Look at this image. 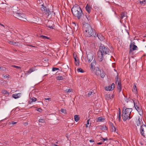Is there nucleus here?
Instances as JSON below:
<instances>
[{
    "label": "nucleus",
    "instance_id": "9b49d317",
    "mask_svg": "<svg viewBox=\"0 0 146 146\" xmlns=\"http://www.w3.org/2000/svg\"><path fill=\"white\" fill-rule=\"evenodd\" d=\"M98 60L99 62H102L104 59L103 55L104 54L100 52L99 50L98 52Z\"/></svg>",
    "mask_w": 146,
    "mask_h": 146
},
{
    "label": "nucleus",
    "instance_id": "603ef678",
    "mask_svg": "<svg viewBox=\"0 0 146 146\" xmlns=\"http://www.w3.org/2000/svg\"><path fill=\"white\" fill-rule=\"evenodd\" d=\"M93 64L96 65V62L95 59H94L93 61V62L92 63Z\"/></svg>",
    "mask_w": 146,
    "mask_h": 146
},
{
    "label": "nucleus",
    "instance_id": "338daca9",
    "mask_svg": "<svg viewBox=\"0 0 146 146\" xmlns=\"http://www.w3.org/2000/svg\"><path fill=\"white\" fill-rule=\"evenodd\" d=\"M105 96L107 97L109 96V98L110 96V94H106L105 95Z\"/></svg>",
    "mask_w": 146,
    "mask_h": 146
},
{
    "label": "nucleus",
    "instance_id": "c85d7f7f",
    "mask_svg": "<svg viewBox=\"0 0 146 146\" xmlns=\"http://www.w3.org/2000/svg\"><path fill=\"white\" fill-rule=\"evenodd\" d=\"M20 94L19 93L17 94L16 95L13 94V97L15 99L18 98L19 97V96L20 95Z\"/></svg>",
    "mask_w": 146,
    "mask_h": 146
},
{
    "label": "nucleus",
    "instance_id": "bb28decb",
    "mask_svg": "<svg viewBox=\"0 0 146 146\" xmlns=\"http://www.w3.org/2000/svg\"><path fill=\"white\" fill-rule=\"evenodd\" d=\"M35 70V69L34 68H32L28 70L27 71V72L29 74H30L32 72L34 71Z\"/></svg>",
    "mask_w": 146,
    "mask_h": 146
},
{
    "label": "nucleus",
    "instance_id": "6e6552de",
    "mask_svg": "<svg viewBox=\"0 0 146 146\" xmlns=\"http://www.w3.org/2000/svg\"><path fill=\"white\" fill-rule=\"evenodd\" d=\"M124 112L122 110V118L124 121H125L127 119H129L131 118L132 117L130 116V114Z\"/></svg>",
    "mask_w": 146,
    "mask_h": 146
},
{
    "label": "nucleus",
    "instance_id": "f3484780",
    "mask_svg": "<svg viewBox=\"0 0 146 146\" xmlns=\"http://www.w3.org/2000/svg\"><path fill=\"white\" fill-rule=\"evenodd\" d=\"M8 42L11 45H13L14 46H18L19 43L18 42H15L13 41L8 40Z\"/></svg>",
    "mask_w": 146,
    "mask_h": 146
},
{
    "label": "nucleus",
    "instance_id": "c9c22d12",
    "mask_svg": "<svg viewBox=\"0 0 146 146\" xmlns=\"http://www.w3.org/2000/svg\"><path fill=\"white\" fill-rule=\"evenodd\" d=\"M145 0H143L142 1H139V3L141 5H144L145 4H146L145 3Z\"/></svg>",
    "mask_w": 146,
    "mask_h": 146
},
{
    "label": "nucleus",
    "instance_id": "2eb2a0df",
    "mask_svg": "<svg viewBox=\"0 0 146 146\" xmlns=\"http://www.w3.org/2000/svg\"><path fill=\"white\" fill-rule=\"evenodd\" d=\"M93 56L94 55L92 53H90L87 55V58L89 62H90L92 60Z\"/></svg>",
    "mask_w": 146,
    "mask_h": 146
},
{
    "label": "nucleus",
    "instance_id": "09e8293b",
    "mask_svg": "<svg viewBox=\"0 0 146 146\" xmlns=\"http://www.w3.org/2000/svg\"><path fill=\"white\" fill-rule=\"evenodd\" d=\"M36 110L38 111L39 112H41L42 111V109L40 108H38V109Z\"/></svg>",
    "mask_w": 146,
    "mask_h": 146
},
{
    "label": "nucleus",
    "instance_id": "bf43d9fd",
    "mask_svg": "<svg viewBox=\"0 0 146 146\" xmlns=\"http://www.w3.org/2000/svg\"><path fill=\"white\" fill-rule=\"evenodd\" d=\"M119 115H121V111L120 108H119Z\"/></svg>",
    "mask_w": 146,
    "mask_h": 146
},
{
    "label": "nucleus",
    "instance_id": "774afa93",
    "mask_svg": "<svg viewBox=\"0 0 146 146\" xmlns=\"http://www.w3.org/2000/svg\"><path fill=\"white\" fill-rule=\"evenodd\" d=\"M53 146H59L55 144H54L53 145Z\"/></svg>",
    "mask_w": 146,
    "mask_h": 146
},
{
    "label": "nucleus",
    "instance_id": "4468645a",
    "mask_svg": "<svg viewBox=\"0 0 146 146\" xmlns=\"http://www.w3.org/2000/svg\"><path fill=\"white\" fill-rule=\"evenodd\" d=\"M132 110L131 108H127L124 106L123 107L122 110L124 111V112H125L127 113L130 115Z\"/></svg>",
    "mask_w": 146,
    "mask_h": 146
},
{
    "label": "nucleus",
    "instance_id": "5701e85b",
    "mask_svg": "<svg viewBox=\"0 0 146 146\" xmlns=\"http://www.w3.org/2000/svg\"><path fill=\"white\" fill-rule=\"evenodd\" d=\"M134 86H133V92H134L135 93H136L137 92V88L136 85L134 83Z\"/></svg>",
    "mask_w": 146,
    "mask_h": 146
},
{
    "label": "nucleus",
    "instance_id": "c03bdc74",
    "mask_svg": "<svg viewBox=\"0 0 146 146\" xmlns=\"http://www.w3.org/2000/svg\"><path fill=\"white\" fill-rule=\"evenodd\" d=\"M38 121L39 122L43 123L44 121V120L43 119H40L38 120Z\"/></svg>",
    "mask_w": 146,
    "mask_h": 146
},
{
    "label": "nucleus",
    "instance_id": "864d4df0",
    "mask_svg": "<svg viewBox=\"0 0 146 146\" xmlns=\"http://www.w3.org/2000/svg\"><path fill=\"white\" fill-rule=\"evenodd\" d=\"M134 106L135 108H136L138 106L137 105V102H136V103H135V102H134Z\"/></svg>",
    "mask_w": 146,
    "mask_h": 146
},
{
    "label": "nucleus",
    "instance_id": "8fccbe9b",
    "mask_svg": "<svg viewBox=\"0 0 146 146\" xmlns=\"http://www.w3.org/2000/svg\"><path fill=\"white\" fill-rule=\"evenodd\" d=\"M93 92H89L88 94V97L90 96L91 94H92V93Z\"/></svg>",
    "mask_w": 146,
    "mask_h": 146
},
{
    "label": "nucleus",
    "instance_id": "b1692460",
    "mask_svg": "<svg viewBox=\"0 0 146 146\" xmlns=\"http://www.w3.org/2000/svg\"><path fill=\"white\" fill-rule=\"evenodd\" d=\"M77 58H75L74 59V60L75 62V64L76 66H78L79 65V60L78 58L77 59Z\"/></svg>",
    "mask_w": 146,
    "mask_h": 146
},
{
    "label": "nucleus",
    "instance_id": "a19ab883",
    "mask_svg": "<svg viewBox=\"0 0 146 146\" xmlns=\"http://www.w3.org/2000/svg\"><path fill=\"white\" fill-rule=\"evenodd\" d=\"M115 83H116L117 82H118V75H117L116 77L115 78Z\"/></svg>",
    "mask_w": 146,
    "mask_h": 146
},
{
    "label": "nucleus",
    "instance_id": "aec40b11",
    "mask_svg": "<svg viewBox=\"0 0 146 146\" xmlns=\"http://www.w3.org/2000/svg\"><path fill=\"white\" fill-rule=\"evenodd\" d=\"M105 119L103 118L102 117H99L96 120V122H103L105 120Z\"/></svg>",
    "mask_w": 146,
    "mask_h": 146
},
{
    "label": "nucleus",
    "instance_id": "5fc2aeb1",
    "mask_svg": "<svg viewBox=\"0 0 146 146\" xmlns=\"http://www.w3.org/2000/svg\"><path fill=\"white\" fill-rule=\"evenodd\" d=\"M136 122H137V125L138 126L141 125V122H137V121Z\"/></svg>",
    "mask_w": 146,
    "mask_h": 146
},
{
    "label": "nucleus",
    "instance_id": "052dcab7",
    "mask_svg": "<svg viewBox=\"0 0 146 146\" xmlns=\"http://www.w3.org/2000/svg\"><path fill=\"white\" fill-rule=\"evenodd\" d=\"M125 100L127 102H128V98H125Z\"/></svg>",
    "mask_w": 146,
    "mask_h": 146
},
{
    "label": "nucleus",
    "instance_id": "72a5a7b5",
    "mask_svg": "<svg viewBox=\"0 0 146 146\" xmlns=\"http://www.w3.org/2000/svg\"><path fill=\"white\" fill-rule=\"evenodd\" d=\"M60 111L62 112L64 114H66L67 113L66 110L65 109H61L60 110Z\"/></svg>",
    "mask_w": 146,
    "mask_h": 146
},
{
    "label": "nucleus",
    "instance_id": "7ed1b4c3",
    "mask_svg": "<svg viewBox=\"0 0 146 146\" xmlns=\"http://www.w3.org/2000/svg\"><path fill=\"white\" fill-rule=\"evenodd\" d=\"M95 74L97 76H100L102 78H104L106 74L104 71L103 70H100L98 67H96L95 68Z\"/></svg>",
    "mask_w": 146,
    "mask_h": 146
},
{
    "label": "nucleus",
    "instance_id": "7c9ffc66",
    "mask_svg": "<svg viewBox=\"0 0 146 146\" xmlns=\"http://www.w3.org/2000/svg\"><path fill=\"white\" fill-rule=\"evenodd\" d=\"M56 79L58 80H61L64 79V78L62 76H58L56 77Z\"/></svg>",
    "mask_w": 146,
    "mask_h": 146
},
{
    "label": "nucleus",
    "instance_id": "412c9836",
    "mask_svg": "<svg viewBox=\"0 0 146 146\" xmlns=\"http://www.w3.org/2000/svg\"><path fill=\"white\" fill-rule=\"evenodd\" d=\"M110 125L111 127L112 131L115 132L116 131V128L113 125V124L112 123H110Z\"/></svg>",
    "mask_w": 146,
    "mask_h": 146
},
{
    "label": "nucleus",
    "instance_id": "37998d69",
    "mask_svg": "<svg viewBox=\"0 0 146 146\" xmlns=\"http://www.w3.org/2000/svg\"><path fill=\"white\" fill-rule=\"evenodd\" d=\"M129 46H136L135 45V43L133 42H132L131 41V42Z\"/></svg>",
    "mask_w": 146,
    "mask_h": 146
},
{
    "label": "nucleus",
    "instance_id": "79ce46f5",
    "mask_svg": "<svg viewBox=\"0 0 146 146\" xmlns=\"http://www.w3.org/2000/svg\"><path fill=\"white\" fill-rule=\"evenodd\" d=\"M101 138H102V139H101V140H102L103 141H105L108 140V138L107 137H106L105 138H104L102 137H101Z\"/></svg>",
    "mask_w": 146,
    "mask_h": 146
},
{
    "label": "nucleus",
    "instance_id": "39448f33",
    "mask_svg": "<svg viewBox=\"0 0 146 146\" xmlns=\"http://www.w3.org/2000/svg\"><path fill=\"white\" fill-rule=\"evenodd\" d=\"M100 49H101V50H100V52L104 54H109L110 50L108 48L107 46H100Z\"/></svg>",
    "mask_w": 146,
    "mask_h": 146
},
{
    "label": "nucleus",
    "instance_id": "423d86ee",
    "mask_svg": "<svg viewBox=\"0 0 146 146\" xmlns=\"http://www.w3.org/2000/svg\"><path fill=\"white\" fill-rule=\"evenodd\" d=\"M15 16L17 19L24 21L27 20L25 17V15L24 14L16 13L15 14Z\"/></svg>",
    "mask_w": 146,
    "mask_h": 146
},
{
    "label": "nucleus",
    "instance_id": "393cba45",
    "mask_svg": "<svg viewBox=\"0 0 146 146\" xmlns=\"http://www.w3.org/2000/svg\"><path fill=\"white\" fill-rule=\"evenodd\" d=\"M80 118L78 115H75L74 116V119L75 121L77 122L79 119Z\"/></svg>",
    "mask_w": 146,
    "mask_h": 146
},
{
    "label": "nucleus",
    "instance_id": "4be33fe9",
    "mask_svg": "<svg viewBox=\"0 0 146 146\" xmlns=\"http://www.w3.org/2000/svg\"><path fill=\"white\" fill-rule=\"evenodd\" d=\"M135 109L139 113H143V111L141 109V108L139 107V106H137Z\"/></svg>",
    "mask_w": 146,
    "mask_h": 146
},
{
    "label": "nucleus",
    "instance_id": "f03ea898",
    "mask_svg": "<svg viewBox=\"0 0 146 146\" xmlns=\"http://www.w3.org/2000/svg\"><path fill=\"white\" fill-rule=\"evenodd\" d=\"M83 30L84 32H85V35L87 37L91 36L95 37L93 30L90 25L87 24L84 25L83 28Z\"/></svg>",
    "mask_w": 146,
    "mask_h": 146
},
{
    "label": "nucleus",
    "instance_id": "69168bd1",
    "mask_svg": "<svg viewBox=\"0 0 146 146\" xmlns=\"http://www.w3.org/2000/svg\"><path fill=\"white\" fill-rule=\"evenodd\" d=\"M102 144V142H99V143H97V144L98 145H101Z\"/></svg>",
    "mask_w": 146,
    "mask_h": 146
},
{
    "label": "nucleus",
    "instance_id": "a18cd8bd",
    "mask_svg": "<svg viewBox=\"0 0 146 146\" xmlns=\"http://www.w3.org/2000/svg\"><path fill=\"white\" fill-rule=\"evenodd\" d=\"M86 17L87 19L88 20H90V17L88 15H86Z\"/></svg>",
    "mask_w": 146,
    "mask_h": 146
},
{
    "label": "nucleus",
    "instance_id": "1a4fd4ad",
    "mask_svg": "<svg viewBox=\"0 0 146 146\" xmlns=\"http://www.w3.org/2000/svg\"><path fill=\"white\" fill-rule=\"evenodd\" d=\"M46 26L49 28L53 29H54V27L55 25L54 24V22L51 20L48 21L46 24Z\"/></svg>",
    "mask_w": 146,
    "mask_h": 146
},
{
    "label": "nucleus",
    "instance_id": "6e6d98bb",
    "mask_svg": "<svg viewBox=\"0 0 146 146\" xmlns=\"http://www.w3.org/2000/svg\"><path fill=\"white\" fill-rule=\"evenodd\" d=\"M72 90V89L71 88L68 89V93L70 92Z\"/></svg>",
    "mask_w": 146,
    "mask_h": 146
},
{
    "label": "nucleus",
    "instance_id": "dca6fc26",
    "mask_svg": "<svg viewBox=\"0 0 146 146\" xmlns=\"http://www.w3.org/2000/svg\"><path fill=\"white\" fill-rule=\"evenodd\" d=\"M85 9L86 11L88 13H90L92 9V7L90 5L87 4L86 6Z\"/></svg>",
    "mask_w": 146,
    "mask_h": 146
},
{
    "label": "nucleus",
    "instance_id": "6ab92c4d",
    "mask_svg": "<svg viewBox=\"0 0 146 146\" xmlns=\"http://www.w3.org/2000/svg\"><path fill=\"white\" fill-rule=\"evenodd\" d=\"M97 36L98 38L99 39H100V40H104L105 38L104 36H103L101 34H98Z\"/></svg>",
    "mask_w": 146,
    "mask_h": 146
},
{
    "label": "nucleus",
    "instance_id": "de8ad7c7",
    "mask_svg": "<svg viewBox=\"0 0 146 146\" xmlns=\"http://www.w3.org/2000/svg\"><path fill=\"white\" fill-rule=\"evenodd\" d=\"M73 57H74V59H75V58H76L77 55H76V53L75 54L74 53L73 54Z\"/></svg>",
    "mask_w": 146,
    "mask_h": 146
},
{
    "label": "nucleus",
    "instance_id": "c756f323",
    "mask_svg": "<svg viewBox=\"0 0 146 146\" xmlns=\"http://www.w3.org/2000/svg\"><path fill=\"white\" fill-rule=\"evenodd\" d=\"M40 37L41 38L43 39H50V38L49 37H48L46 36H44V35H41L40 36Z\"/></svg>",
    "mask_w": 146,
    "mask_h": 146
},
{
    "label": "nucleus",
    "instance_id": "f704fd0d",
    "mask_svg": "<svg viewBox=\"0 0 146 146\" xmlns=\"http://www.w3.org/2000/svg\"><path fill=\"white\" fill-rule=\"evenodd\" d=\"M36 101V98H35V97H33L32 98V101L31 102H30V101H29V103L30 104H31V103L33 102H35Z\"/></svg>",
    "mask_w": 146,
    "mask_h": 146
},
{
    "label": "nucleus",
    "instance_id": "e433bc0d",
    "mask_svg": "<svg viewBox=\"0 0 146 146\" xmlns=\"http://www.w3.org/2000/svg\"><path fill=\"white\" fill-rule=\"evenodd\" d=\"M94 64L91 63L90 65V69L91 70H93L94 68Z\"/></svg>",
    "mask_w": 146,
    "mask_h": 146
},
{
    "label": "nucleus",
    "instance_id": "ddd939ff",
    "mask_svg": "<svg viewBox=\"0 0 146 146\" xmlns=\"http://www.w3.org/2000/svg\"><path fill=\"white\" fill-rule=\"evenodd\" d=\"M115 88V84L112 83L111 85H110L108 87H105V89L107 91H112Z\"/></svg>",
    "mask_w": 146,
    "mask_h": 146
},
{
    "label": "nucleus",
    "instance_id": "a211bd4d",
    "mask_svg": "<svg viewBox=\"0 0 146 146\" xmlns=\"http://www.w3.org/2000/svg\"><path fill=\"white\" fill-rule=\"evenodd\" d=\"M117 88L119 90V92L121 91L122 89L121 84V81L120 80H119V81L118 82V86H117Z\"/></svg>",
    "mask_w": 146,
    "mask_h": 146
},
{
    "label": "nucleus",
    "instance_id": "0e129e2a",
    "mask_svg": "<svg viewBox=\"0 0 146 146\" xmlns=\"http://www.w3.org/2000/svg\"><path fill=\"white\" fill-rule=\"evenodd\" d=\"M68 89H67L66 90H64V91L65 92V93H68Z\"/></svg>",
    "mask_w": 146,
    "mask_h": 146
},
{
    "label": "nucleus",
    "instance_id": "4c0bfd02",
    "mask_svg": "<svg viewBox=\"0 0 146 146\" xmlns=\"http://www.w3.org/2000/svg\"><path fill=\"white\" fill-rule=\"evenodd\" d=\"M5 70V68L3 67L2 66H0V70H2L3 71H4Z\"/></svg>",
    "mask_w": 146,
    "mask_h": 146
},
{
    "label": "nucleus",
    "instance_id": "e2e57ef3",
    "mask_svg": "<svg viewBox=\"0 0 146 146\" xmlns=\"http://www.w3.org/2000/svg\"><path fill=\"white\" fill-rule=\"evenodd\" d=\"M17 123L16 122H15V121H12V124H13V125H14L15 124H16Z\"/></svg>",
    "mask_w": 146,
    "mask_h": 146
},
{
    "label": "nucleus",
    "instance_id": "a878e982",
    "mask_svg": "<svg viewBox=\"0 0 146 146\" xmlns=\"http://www.w3.org/2000/svg\"><path fill=\"white\" fill-rule=\"evenodd\" d=\"M101 129L102 130H108V128L105 125H103L101 127Z\"/></svg>",
    "mask_w": 146,
    "mask_h": 146
},
{
    "label": "nucleus",
    "instance_id": "ea45409f",
    "mask_svg": "<svg viewBox=\"0 0 146 146\" xmlns=\"http://www.w3.org/2000/svg\"><path fill=\"white\" fill-rule=\"evenodd\" d=\"M59 70V69L58 68L53 67L52 68V71H55V70Z\"/></svg>",
    "mask_w": 146,
    "mask_h": 146
},
{
    "label": "nucleus",
    "instance_id": "cd10ccee",
    "mask_svg": "<svg viewBox=\"0 0 146 146\" xmlns=\"http://www.w3.org/2000/svg\"><path fill=\"white\" fill-rule=\"evenodd\" d=\"M93 7L95 11H97L100 10L99 7L96 5H94Z\"/></svg>",
    "mask_w": 146,
    "mask_h": 146
},
{
    "label": "nucleus",
    "instance_id": "680f3d73",
    "mask_svg": "<svg viewBox=\"0 0 146 146\" xmlns=\"http://www.w3.org/2000/svg\"><path fill=\"white\" fill-rule=\"evenodd\" d=\"M90 142H94V141L93 139H91L89 141Z\"/></svg>",
    "mask_w": 146,
    "mask_h": 146
},
{
    "label": "nucleus",
    "instance_id": "3c124183",
    "mask_svg": "<svg viewBox=\"0 0 146 146\" xmlns=\"http://www.w3.org/2000/svg\"><path fill=\"white\" fill-rule=\"evenodd\" d=\"M121 115H119L118 120H119V122H120V121H121Z\"/></svg>",
    "mask_w": 146,
    "mask_h": 146
},
{
    "label": "nucleus",
    "instance_id": "49530a36",
    "mask_svg": "<svg viewBox=\"0 0 146 146\" xmlns=\"http://www.w3.org/2000/svg\"><path fill=\"white\" fill-rule=\"evenodd\" d=\"M90 120V119H88L87 121V123L86 124V127H88V125L89 124V121Z\"/></svg>",
    "mask_w": 146,
    "mask_h": 146
},
{
    "label": "nucleus",
    "instance_id": "473e14b6",
    "mask_svg": "<svg viewBox=\"0 0 146 146\" xmlns=\"http://www.w3.org/2000/svg\"><path fill=\"white\" fill-rule=\"evenodd\" d=\"M77 71L78 72L81 73H83L84 72V71L83 70V69L81 68L77 69Z\"/></svg>",
    "mask_w": 146,
    "mask_h": 146
},
{
    "label": "nucleus",
    "instance_id": "f257e3e1",
    "mask_svg": "<svg viewBox=\"0 0 146 146\" xmlns=\"http://www.w3.org/2000/svg\"><path fill=\"white\" fill-rule=\"evenodd\" d=\"M71 11L74 16L80 19L83 15L82 11L79 5L75 4L71 9Z\"/></svg>",
    "mask_w": 146,
    "mask_h": 146
},
{
    "label": "nucleus",
    "instance_id": "58836bf2",
    "mask_svg": "<svg viewBox=\"0 0 146 146\" xmlns=\"http://www.w3.org/2000/svg\"><path fill=\"white\" fill-rule=\"evenodd\" d=\"M12 66L13 67L16 68L18 69H21V67L16 66H15L14 65Z\"/></svg>",
    "mask_w": 146,
    "mask_h": 146
},
{
    "label": "nucleus",
    "instance_id": "0eeeda50",
    "mask_svg": "<svg viewBox=\"0 0 146 146\" xmlns=\"http://www.w3.org/2000/svg\"><path fill=\"white\" fill-rule=\"evenodd\" d=\"M140 133L141 135L145 137L146 136V125L143 124L141 125Z\"/></svg>",
    "mask_w": 146,
    "mask_h": 146
},
{
    "label": "nucleus",
    "instance_id": "2f4dec72",
    "mask_svg": "<svg viewBox=\"0 0 146 146\" xmlns=\"http://www.w3.org/2000/svg\"><path fill=\"white\" fill-rule=\"evenodd\" d=\"M1 92L4 94H8V95L9 94V93L6 90H3Z\"/></svg>",
    "mask_w": 146,
    "mask_h": 146
},
{
    "label": "nucleus",
    "instance_id": "9d476101",
    "mask_svg": "<svg viewBox=\"0 0 146 146\" xmlns=\"http://www.w3.org/2000/svg\"><path fill=\"white\" fill-rule=\"evenodd\" d=\"M127 13L125 12H124L121 13L119 15V17L120 18V21L121 23V20L123 19L124 18L125 19H127Z\"/></svg>",
    "mask_w": 146,
    "mask_h": 146
},
{
    "label": "nucleus",
    "instance_id": "20e7f679",
    "mask_svg": "<svg viewBox=\"0 0 146 146\" xmlns=\"http://www.w3.org/2000/svg\"><path fill=\"white\" fill-rule=\"evenodd\" d=\"M41 9L43 13L47 16H48L51 13L48 7L44 6L43 4L42 5Z\"/></svg>",
    "mask_w": 146,
    "mask_h": 146
},
{
    "label": "nucleus",
    "instance_id": "f8f14e48",
    "mask_svg": "<svg viewBox=\"0 0 146 146\" xmlns=\"http://www.w3.org/2000/svg\"><path fill=\"white\" fill-rule=\"evenodd\" d=\"M138 49L137 46H129V54H133L134 53L133 52L135 50H137Z\"/></svg>",
    "mask_w": 146,
    "mask_h": 146
},
{
    "label": "nucleus",
    "instance_id": "4d7b16f0",
    "mask_svg": "<svg viewBox=\"0 0 146 146\" xmlns=\"http://www.w3.org/2000/svg\"><path fill=\"white\" fill-rule=\"evenodd\" d=\"M45 100H48L49 101H50L51 100V98H45Z\"/></svg>",
    "mask_w": 146,
    "mask_h": 146
},
{
    "label": "nucleus",
    "instance_id": "13d9d810",
    "mask_svg": "<svg viewBox=\"0 0 146 146\" xmlns=\"http://www.w3.org/2000/svg\"><path fill=\"white\" fill-rule=\"evenodd\" d=\"M141 121L142 120L139 119V118L138 119V121H137V122H141Z\"/></svg>",
    "mask_w": 146,
    "mask_h": 146
}]
</instances>
